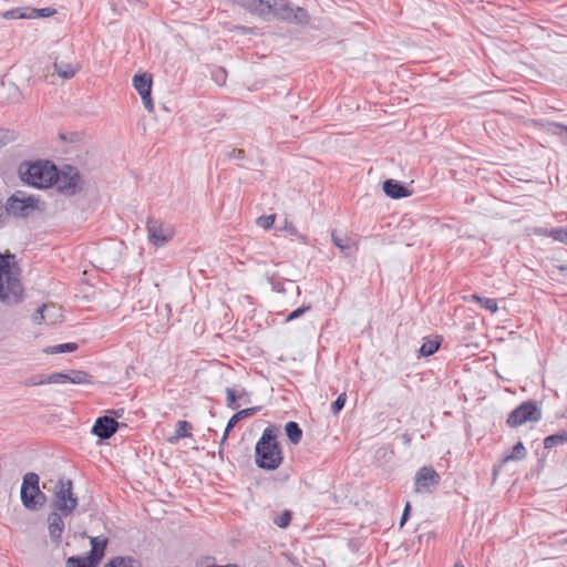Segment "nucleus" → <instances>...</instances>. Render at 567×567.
I'll return each instance as SVG.
<instances>
[{
	"instance_id": "obj_22",
	"label": "nucleus",
	"mask_w": 567,
	"mask_h": 567,
	"mask_svg": "<svg viewBox=\"0 0 567 567\" xmlns=\"http://www.w3.org/2000/svg\"><path fill=\"white\" fill-rule=\"evenodd\" d=\"M565 444H567V430H560L555 434L546 436L544 440V447L546 450Z\"/></svg>"
},
{
	"instance_id": "obj_36",
	"label": "nucleus",
	"mask_w": 567,
	"mask_h": 567,
	"mask_svg": "<svg viewBox=\"0 0 567 567\" xmlns=\"http://www.w3.org/2000/svg\"><path fill=\"white\" fill-rule=\"evenodd\" d=\"M70 377L66 372H54L48 375V384L50 383H66L69 382Z\"/></svg>"
},
{
	"instance_id": "obj_20",
	"label": "nucleus",
	"mask_w": 567,
	"mask_h": 567,
	"mask_svg": "<svg viewBox=\"0 0 567 567\" xmlns=\"http://www.w3.org/2000/svg\"><path fill=\"white\" fill-rule=\"evenodd\" d=\"M443 338L441 336H435L434 339H426L422 343L419 349L420 357H430L433 355L441 347Z\"/></svg>"
},
{
	"instance_id": "obj_24",
	"label": "nucleus",
	"mask_w": 567,
	"mask_h": 567,
	"mask_svg": "<svg viewBox=\"0 0 567 567\" xmlns=\"http://www.w3.org/2000/svg\"><path fill=\"white\" fill-rule=\"evenodd\" d=\"M53 68L59 76L63 79H72L79 70L71 63L60 62L58 60L54 62Z\"/></svg>"
},
{
	"instance_id": "obj_6",
	"label": "nucleus",
	"mask_w": 567,
	"mask_h": 567,
	"mask_svg": "<svg viewBox=\"0 0 567 567\" xmlns=\"http://www.w3.org/2000/svg\"><path fill=\"white\" fill-rule=\"evenodd\" d=\"M543 412L535 400H527L516 406L506 419V425L516 429L527 422L537 423L542 420Z\"/></svg>"
},
{
	"instance_id": "obj_46",
	"label": "nucleus",
	"mask_w": 567,
	"mask_h": 567,
	"mask_svg": "<svg viewBox=\"0 0 567 567\" xmlns=\"http://www.w3.org/2000/svg\"><path fill=\"white\" fill-rule=\"evenodd\" d=\"M237 396H238V400H244L245 403H249L250 402V395L249 393L246 391V389L241 388L240 390H237Z\"/></svg>"
},
{
	"instance_id": "obj_41",
	"label": "nucleus",
	"mask_w": 567,
	"mask_h": 567,
	"mask_svg": "<svg viewBox=\"0 0 567 567\" xmlns=\"http://www.w3.org/2000/svg\"><path fill=\"white\" fill-rule=\"evenodd\" d=\"M6 19H28V14L21 8H16L3 13Z\"/></svg>"
},
{
	"instance_id": "obj_47",
	"label": "nucleus",
	"mask_w": 567,
	"mask_h": 567,
	"mask_svg": "<svg viewBox=\"0 0 567 567\" xmlns=\"http://www.w3.org/2000/svg\"><path fill=\"white\" fill-rule=\"evenodd\" d=\"M226 71L220 69L216 74H214L215 81L219 84H224L226 80Z\"/></svg>"
},
{
	"instance_id": "obj_51",
	"label": "nucleus",
	"mask_w": 567,
	"mask_h": 567,
	"mask_svg": "<svg viewBox=\"0 0 567 567\" xmlns=\"http://www.w3.org/2000/svg\"><path fill=\"white\" fill-rule=\"evenodd\" d=\"M207 567H238V566L235 564H227V565H210Z\"/></svg>"
},
{
	"instance_id": "obj_17",
	"label": "nucleus",
	"mask_w": 567,
	"mask_h": 567,
	"mask_svg": "<svg viewBox=\"0 0 567 567\" xmlns=\"http://www.w3.org/2000/svg\"><path fill=\"white\" fill-rule=\"evenodd\" d=\"M20 495L23 506L30 511L39 509L47 499L45 494L42 492L41 494H35L34 491L21 489Z\"/></svg>"
},
{
	"instance_id": "obj_9",
	"label": "nucleus",
	"mask_w": 567,
	"mask_h": 567,
	"mask_svg": "<svg viewBox=\"0 0 567 567\" xmlns=\"http://www.w3.org/2000/svg\"><path fill=\"white\" fill-rule=\"evenodd\" d=\"M148 240L151 244L161 247L174 237V230L159 219L148 217L146 221Z\"/></svg>"
},
{
	"instance_id": "obj_50",
	"label": "nucleus",
	"mask_w": 567,
	"mask_h": 567,
	"mask_svg": "<svg viewBox=\"0 0 567 567\" xmlns=\"http://www.w3.org/2000/svg\"><path fill=\"white\" fill-rule=\"evenodd\" d=\"M483 297L476 295V293H473L468 297L470 300H473V301H476L477 303H481Z\"/></svg>"
},
{
	"instance_id": "obj_28",
	"label": "nucleus",
	"mask_w": 567,
	"mask_h": 567,
	"mask_svg": "<svg viewBox=\"0 0 567 567\" xmlns=\"http://www.w3.org/2000/svg\"><path fill=\"white\" fill-rule=\"evenodd\" d=\"M526 449L524 446V444L522 442H517L509 454H506L503 458H502V463H507L509 461H520V460H524L526 457Z\"/></svg>"
},
{
	"instance_id": "obj_13",
	"label": "nucleus",
	"mask_w": 567,
	"mask_h": 567,
	"mask_svg": "<svg viewBox=\"0 0 567 567\" xmlns=\"http://www.w3.org/2000/svg\"><path fill=\"white\" fill-rule=\"evenodd\" d=\"M240 6L265 21L271 20L272 1L270 0H240Z\"/></svg>"
},
{
	"instance_id": "obj_27",
	"label": "nucleus",
	"mask_w": 567,
	"mask_h": 567,
	"mask_svg": "<svg viewBox=\"0 0 567 567\" xmlns=\"http://www.w3.org/2000/svg\"><path fill=\"white\" fill-rule=\"evenodd\" d=\"M190 430H192V424L189 422H187V421H178L176 423L175 434H174V436H172L169 439V442L171 443H176L181 439L189 437L192 435L190 434Z\"/></svg>"
},
{
	"instance_id": "obj_3",
	"label": "nucleus",
	"mask_w": 567,
	"mask_h": 567,
	"mask_svg": "<svg viewBox=\"0 0 567 567\" xmlns=\"http://www.w3.org/2000/svg\"><path fill=\"white\" fill-rule=\"evenodd\" d=\"M19 173L27 184L37 188H49L54 186L56 178V166L49 161H38L20 166Z\"/></svg>"
},
{
	"instance_id": "obj_34",
	"label": "nucleus",
	"mask_w": 567,
	"mask_h": 567,
	"mask_svg": "<svg viewBox=\"0 0 567 567\" xmlns=\"http://www.w3.org/2000/svg\"><path fill=\"white\" fill-rule=\"evenodd\" d=\"M549 236L554 240H557V241H560V243H564L567 245V226L553 228L549 233Z\"/></svg>"
},
{
	"instance_id": "obj_25",
	"label": "nucleus",
	"mask_w": 567,
	"mask_h": 567,
	"mask_svg": "<svg viewBox=\"0 0 567 567\" xmlns=\"http://www.w3.org/2000/svg\"><path fill=\"white\" fill-rule=\"evenodd\" d=\"M69 382L73 384H90L93 382V377L83 370H69Z\"/></svg>"
},
{
	"instance_id": "obj_33",
	"label": "nucleus",
	"mask_w": 567,
	"mask_h": 567,
	"mask_svg": "<svg viewBox=\"0 0 567 567\" xmlns=\"http://www.w3.org/2000/svg\"><path fill=\"white\" fill-rule=\"evenodd\" d=\"M23 384L25 386H35V385L48 384V375H45V374L31 375L24 380Z\"/></svg>"
},
{
	"instance_id": "obj_18",
	"label": "nucleus",
	"mask_w": 567,
	"mask_h": 567,
	"mask_svg": "<svg viewBox=\"0 0 567 567\" xmlns=\"http://www.w3.org/2000/svg\"><path fill=\"white\" fill-rule=\"evenodd\" d=\"M331 240L344 256H351L358 250L357 243L352 241L350 238L338 236L336 231L331 233Z\"/></svg>"
},
{
	"instance_id": "obj_16",
	"label": "nucleus",
	"mask_w": 567,
	"mask_h": 567,
	"mask_svg": "<svg viewBox=\"0 0 567 567\" xmlns=\"http://www.w3.org/2000/svg\"><path fill=\"white\" fill-rule=\"evenodd\" d=\"M60 512L54 511L49 514L48 523H49V534L53 543L59 545L62 540V534L64 532L65 525L63 522V517Z\"/></svg>"
},
{
	"instance_id": "obj_45",
	"label": "nucleus",
	"mask_w": 567,
	"mask_h": 567,
	"mask_svg": "<svg viewBox=\"0 0 567 567\" xmlns=\"http://www.w3.org/2000/svg\"><path fill=\"white\" fill-rule=\"evenodd\" d=\"M47 309V305H41L37 312L33 315V322L40 324L44 320V310Z\"/></svg>"
},
{
	"instance_id": "obj_2",
	"label": "nucleus",
	"mask_w": 567,
	"mask_h": 567,
	"mask_svg": "<svg viewBox=\"0 0 567 567\" xmlns=\"http://www.w3.org/2000/svg\"><path fill=\"white\" fill-rule=\"evenodd\" d=\"M23 297V286L11 271L10 256L0 252V301L7 306H14L20 303Z\"/></svg>"
},
{
	"instance_id": "obj_12",
	"label": "nucleus",
	"mask_w": 567,
	"mask_h": 567,
	"mask_svg": "<svg viewBox=\"0 0 567 567\" xmlns=\"http://www.w3.org/2000/svg\"><path fill=\"white\" fill-rule=\"evenodd\" d=\"M121 424L115 417L110 415L99 416L91 430V433L97 436L101 441L111 439L118 430Z\"/></svg>"
},
{
	"instance_id": "obj_48",
	"label": "nucleus",
	"mask_w": 567,
	"mask_h": 567,
	"mask_svg": "<svg viewBox=\"0 0 567 567\" xmlns=\"http://www.w3.org/2000/svg\"><path fill=\"white\" fill-rule=\"evenodd\" d=\"M401 441L402 443L405 445V446H410L411 443H412V439H413V434L412 433H409V432H405L403 434H401Z\"/></svg>"
},
{
	"instance_id": "obj_39",
	"label": "nucleus",
	"mask_w": 567,
	"mask_h": 567,
	"mask_svg": "<svg viewBox=\"0 0 567 567\" xmlns=\"http://www.w3.org/2000/svg\"><path fill=\"white\" fill-rule=\"evenodd\" d=\"M310 309H311V306H301V307L295 309L293 311H291L287 316L286 321L289 322V321L296 320V319L300 318L301 316H303Z\"/></svg>"
},
{
	"instance_id": "obj_49",
	"label": "nucleus",
	"mask_w": 567,
	"mask_h": 567,
	"mask_svg": "<svg viewBox=\"0 0 567 567\" xmlns=\"http://www.w3.org/2000/svg\"><path fill=\"white\" fill-rule=\"evenodd\" d=\"M111 413L114 415L113 417H115V420H116V419L123 416L124 410L123 409L112 410Z\"/></svg>"
},
{
	"instance_id": "obj_42",
	"label": "nucleus",
	"mask_w": 567,
	"mask_h": 567,
	"mask_svg": "<svg viewBox=\"0 0 567 567\" xmlns=\"http://www.w3.org/2000/svg\"><path fill=\"white\" fill-rule=\"evenodd\" d=\"M483 301H481V306L485 308L486 310H489L492 313L496 312L498 309L497 301L492 298H482Z\"/></svg>"
},
{
	"instance_id": "obj_8",
	"label": "nucleus",
	"mask_w": 567,
	"mask_h": 567,
	"mask_svg": "<svg viewBox=\"0 0 567 567\" xmlns=\"http://www.w3.org/2000/svg\"><path fill=\"white\" fill-rule=\"evenodd\" d=\"M38 203L39 200L32 196L19 197L17 194L11 195L3 207L6 209L4 225L9 216L27 218L38 208Z\"/></svg>"
},
{
	"instance_id": "obj_38",
	"label": "nucleus",
	"mask_w": 567,
	"mask_h": 567,
	"mask_svg": "<svg viewBox=\"0 0 567 567\" xmlns=\"http://www.w3.org/2000/svg\"><path fill=\"white\" fill-rule=\"evenodd\" d=\"M275 220L276 215H264L257 218V225L265 229H269L272 227Z\"/></svg>"
},
{
	"instance_id": "obj_4",
	"label": "nucleus",
	"mask_w": 567,
	"mask_h": 567,
	"mask_svg": "<svg viewBox=\"0 0 567 567\" xmlns=\"http://www.w3.org/2000/svg\"><path fill=\"white\" fill-rule=\"evenodd\" d=\"M78 503L79 499L73 493V482L70 478L60 477L54 486L52 503L54 511L60 512L66 517L74 512Z\"/></svg>"
},
{
	"instance_id": "obj_31",
	"label": "nucleus",
	"mask_w": 567,
	"mask_h": 567,
	"mask_svg": "<svg viewBox=\"0 0 567 567\" xmlns=\"http://www.w3.org/2000/svg\"><path fill=\"white\" fill-rule=\"evenodd\" d=\"M55 13V9L52 8L31 9V12L28 13V19L47 18Z\"/></svg>"
},
{
	"instance_id": "obj_14",
	"label": "nucleus",
	"mask_w": 567,
	"mask_h": 567,
	"mask_svg": "<svg viewBox=\"0 0 567 567\" xmlns=\"http://www.w3.org/2000/svg\"><path fill=\"white\" fill-rule=\"evenodd\" d=\"M382 189L388 197L393 199L404 198L412 194L404 183L392 178L383 182Z\"/></svg>"
},
{
	"instance_id": "obj_11",
	"label": "nucleus",
	"mask_w": 567,
	"mask_h": 567,
	"mask_svg": "<svg viewBox=\"0 0 567 567\" xmlns=\"http://www.w3.org/2000/svg\"><path fill=\"white\" fill-rule=\"evenodd\" d=\"M133 86L140 94L145 109L154 112V102L152 100L153 76L151 73L143 72L135 74L133 78Z\"/></svg>"
},
{
	"instance_id": "obj_52",
	"label": "nucleus",
	"mask_w": 567,
	"mask_h": 567,
	"mask_svg": "<svg viewBox=\"0 0 567 567\" xmlns=\"http://www.w3.org/2000/svg\"><path fill=\"white\" fill-rule=\"evenodd\" d=\"M453 567H464L461 563H456Z\"/></svg>"
},
{
	"instance_id": "obj_37",
	"label": "nucleus",
	"mask_w": 567,
	"mask_h": 567,
	"mask_svg": "<svg viewBox=\"0 0 567 567\" xmlns=\"http://www.w3.org/2000/svg\"><path fill=\"white\" fill-rule=\"evenodd\" d=\"M267 280L271 286V289L276 292L284 293L285 287L284 281L276 277V275L267 276Z\"/></svg>"
},
{
	"instance_id": "obj_43",
	"label": "nucleus",
	"mask_w": 567,
	"mask_h": 567,
	"mask_svg": "<svg viewBox=\"0 0 567 567\" xmlns=\"http://www.w3.org/2000/svg\"><path fill=\"white\" fill-rule=\"evenodd\" d=\"M225 157L228 159H243L245 157V151L241 148H231L225 152Z\"/></svg>"
},
{
	"instance_id": "obj_15",
	"label": "nucleus",
	"mask_w": 567,
	"mask_h": 567,
	"mask_svg": "<svg viewBox=\"0 0 567 567\" xmlns=\"http://www.w3.org/2000/svg\"><path fill=\"white\" fill-rule=\"evenodd\" d=\"M260 410H261V406H252V408H247V409L236 412L227 422L223 437L220 440V446L225 444V442L227 441V439L229 436V433L236 425H238L239 421L255 415Z\"/></svg>"
},
{
	"instance_id": "obj_5",
	"label": "nucleus",
	"mask_w": 567,
	"mask_h": 567,
	"mask_svg": "<svg viewBox=\"0 0 567 567\" xmlns=\"http://www.w3.org/2000/svg\"><path fill=\"white\" fill-rule=\"evenodd\" d=\"M274 18L298 25H306L310 21L306 9L293 6L287 0H272L271 19Z\"/></svg>"
},
{
	"instance_id": "obj_10",
	"label": "nucleus",
	"mask_w": 567,
	"mask_h": 567,
	"mask_svg": "<svg viewBox=\"0 0 567 567\" xmlns=\"http://www.w3.org/2000/svg\"><path fill=\"white\" fill-rule=\"evenodd\" d=\"M441 477L432 466H423L415 473L414 476V492L415 493H431L439 486Z\"/></svg>"
},
{
	"instance_id": "obj_40",
	"label": "nucleus",
	"mask_w": 567,
	"mask_h": 567,
	"mask_svg": "<svg viewBox=\"0 0 567 567\" xmlns=\"http://www.w3.org/2000/svg\"><path fill=\"white\" fill-rule=\"evenodd\" d=\"M14 140V132L0 127V147L7 145Z\"/></svg>"
},
{
	"instance_id": "obj_7",
	"label": "nucleus",
	"mask_w": 567,
	"mask_h": 567,
	"mask_svg": "<svg viewBox=\"0 0 567 567\" xmlns=\"http://www.w3.org/2000/svg\"><path fill=\"white\" fill-rule=\"evenodd\" d=\"M83 181L76 167L65 165L61 171L56 168L54 186L65 196H74L82 190Z\"/></svg>"
},
{
	"instance_id": "obj_26",
	"label": "nucleus",
	"mask_w": 567,
	"mask_h": 567,
	"mask_svg": "<svg viewBox=\"0 0 567 567\" xmlns=\"http://www.w3.org/2000/svg\"><path fill=\"white\" fill-rule=\"evenodd\" d=\"M40 477L37 473L29 472L23 476L21 489L24 491H34L35 494H41L39 488Z\"/></svg>"
},
{
	"instance_id": "obj_19",
	"label": "nucleus",
	"mask_w": 567,
	"mask_h": 567,
	"mask_svg": "<svg viewBox=\"0 0 567 567\" xmlns=\"http://www.w3.org/2000/svg\"><path fill=\"white\" fill-rule=\"evenodd\" d=\"M100 561L87 554L86 556H71L65 561V567H97Z\"/></svg>"
},
{
	"instance_id": "obj_44",
	"label": "nucleus",
	"mask_w": 567,
	"mask_h": 567,
	"mask_svg": "<svg viewBox=\"0 0 567 567\" xmlns=\"http://www.w3.org/2000/svg\"><path fill=\"white\" fill-rule=\"evenodd\" d=\"M411 509H412V506H411V503L410 502H406L405 503V506H404V509H403V513H402V516H401V519H400V527H403L404 524L408 522V519L410 518V515H411Z\"/></svg>"
},
{
	"instance_id": "obj_30",
	"label": "nucleus",
	"mask_w": 567,
	"mask_h": 567,
	"mask_svg": "<svg viewBox=\"0 0 567 567\" xmlns=\"http://www.w3.org/2000/svg\"><path fill=\"white\" fill-rule=\"evenodd\" d=\"M292 519V512L285 509L280 515L274 518V524L280 528H287Z\"/></svg>"
},
{
	"instance_id": "obj_32",
	"label": "nucleus",
	"mask_w": 567,
	"mask_h": 567,
	"mask_svg": "<svg viewBox=\"0 0 567 567\" xmlns=\"http://www.w3.org/2000/svg\"><path fill=\"white\" fill-rule=\"evenodd\" d=\"M225 392H226L227 406L231 410L238 409L239 404L237 403V401H238L237 390L231 389V388H226Z\"/></svg>"
},
{
	"instance_id": "obj_29",
	"label": "nucleus",
	"mask_w": 567,
	"mask_h": 567,
	"mask_svg": "<svg viewBox=\"0 0 567 567\" xmlns=\"http://www.w3.org/2000/svg\"><path fill=\"white\" fill-rule=\"evenodd\" d=\"M79 346L75 342H66L56 346L48 347L44 352L49 354H58V353H66L74 352L78 350Z\"/></svg>"
},
{
	"instance_id": "obj_23",
	"label": "nucleus",
	"mask_w": 567,
	"mask_h": 567,
	"mask_svg": "<svg viewBox=\"0 0 567 567\" xmlns=\"http://www.w3.org/2000/svg\"><path fill=\"white\" fill-rule=\"evenodd\" d=\"M285 432L292 444H298L302 439V429L295 421H289L286 423Z\"/></svg>"
},
{
	"instance_id": "obj_21",
	"label": "nucleus",
	"mask_w": 567,
	"mask_h": 567,
	"mask_svg": "<svg viewBox=\"0 0 567 567\" xmlns=\"http://www.w3.org/2000/svg\"><path fill=\"white\" fill-rule=\"evenodd\" d=\"M107 542L109 540L105 537L91 538V551L89 554L95 557L99 561H101L102 558L104 557Z\"/></svg>"
},
{
	"instance_id": "obj_35",
	"label": "nucleus",
	"mask_w": 567,
	"mask_h": 567,
	"mask_svg": "<svg viewBox=\"0 0 567 567\" xmlns=\"http://www.w3.org/2000/svg\"><path fill=\"white\" fill-rule=\"evenodd\" d=\"M346 401H347V394L344 392L339 394L338 398L331 404V408H330L331 413L332 414L340 413V411L344 408Z\"/></svg>"
},
{
	"instance_id": "obj_1",
	"label": "nucleus",
	"mask_w": 567,
	"mask_h": 567,
	"mask_svg": "<svg viewBox=\"0 0 567 567\" xmlns=\"http://www.w3.org/2000/svg\"><path fill=\"white\" fill-rule=\"evenodd\" d=\"M279 429L268 425L255 446V463L266 471L277 470L284 462V453L278 442Z\"/></svg>"
}]
</instances>
